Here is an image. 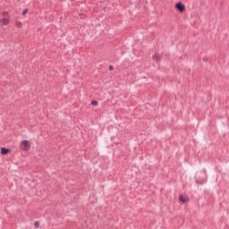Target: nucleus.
Wrapping results in <instances>:
<instances>
[{
    "instance_id": "nucleus-1",
    "label": "nucleus",
    "mask_w": 229,
    "mask_h": 229,
    "mask_svg": "<svg viewBox=\"0 0 229 229\" xmlns=\"http://www.w3.org/2000/svg\"><path fill=\"white\" fill-rule=\"evenodd\" d=\"M196 183H198L199 185H203V183H207V171H203L199 174V176L196 179Z\"/></svg>"
},
{
    "instance_id": "nucleus-2",
    "label": "nucleus",
    "mask_w": 229,
    "mask_h": 229,
    "mask_svg": "<svg viewBox=\"0 0 229 229\" xmlns=\"http://www.w3.org/2000/svg\"><path fill=\"white\" fill-rule=\"evenodd\" d=\"M20 148L21 149V151H30V149H31V144H30L29 140H22Z\"/></svg>"
},
{
    "instance_id": "nucleus-3",
    "label": "nucleus",
    "mask_w": 229,
    "mask_h": 229,
    "mask_svg": "<svg viewBox=\"0 0 229 229\" xmlns=\"http://www.w3.org/2000/svg\"><path fill=\"white\" fill-rule=\"evenodd\" d=\"M176 10L182 13V12H185V4H183L182 2H179L175 4Z\"/></svg>"
},
{
    "instance_id": "nucleus-4",
    "label": "nucleus",
    "mask_w": 229,
    "mask_h": 229,
    "mask_svg": "<svg viewBox=\"0 0 229 229\" xmlns=\"http://www.w3.org/2000/svg\"><path fill=\"white\" fill-rule=\"evenodd\" d=\"M0 22H2V24H4V26H8V24H10V20H8V18H3L2 20H0Z\"/></svg>"
},
{
    "instance_id": "nucleus-5",
    "label": "nucleus",
    "mask_w": 229,
    "mask_h": 229,
    "mask_svg": "<svg viewBox=\"0 0 229 229\" xmlns=\"http://www.w3.org/2000/svg\"><path fill=\"white\" fill-rule=\"evenodd\" d=\"M8 153H10V148H1V154L2 155H8Z\"/></svg>"
},
{
    "instance_id": "nucleus-6",
    "label": "nucleus",
    "mask_w": 229,
    "mask_h": 229,
    "mask_svg": "<svg viewBox=\"0 0 229 229\" xmlns=\"http://www.w3.org/2000/svg\"><path fill=\"white\" fill-rule=\"evenodd\" d=\"M179 199L182 203H185L187 201V199H185V197H183V195H180Z\"/></svg>"
},
{
    "instance_id": "nucleus-7",
    "label": "nucleus",
    "mask_w": 229,
    "mask_h": 229,
    "mask_svg": "<svg viewBox=\"0 0 229 229\" xmlns=\"http://www.w3.org/2000/svg\"><path fill=\"white\" fill-rule=\"evenodd\" d=\"M153 59L156 60L157 62L160 61V55H158V54H156L153 55Z\"/></svg>"
},
{
    "instance_id": "nucleus-8",
    "label": "nucleus",
    "mask_w": 229,
    "mask_h": 229,
    "mask_svg": "<svg viewBox=\"0 0 229 229\" xmlns=\"http://www.w3.org/2000/svg\"><path fill=\"white\" fill-rule=\"evenodd\" d=\"M91 105H92V106H98V101L97 100H92Z\"/></svg>"
},
{
    "instance_id": "nucleus-9",
    "label": "nucleus",
    "mask_w": 229,
    "mask_h": 229,
    "mask_svg": "<svg viewBox=\"0 0 229 229\" xmlns=\"http://www.w3.org/2000/svg\"><path fill=\"white\" fill-rule=\"evenodd\" d=\"M34 226H35V228H38V226H40V222L36 221V222L34 223Z\"/></svg>"
},
{
    "instance_id": "nucleus-10",
    "label": "nucleus",
    "mask_w": 229,
    "mask_h": 229,
    "mask_svg": "<svg viewBox=\"0 0 229 229\" xmlns=\"http://www.w3.org/2000/svg\"><path fill=\"white\" fill-rule=\"evenodd\" d=\"M16 26H17V28H21L22 23H21V22H20V21H18V22H16Z\"/></svg>"
},
{
    "instance_id": "nucleus-11",
    "label": "nucleus",
    "mask_w": 229,
    "mask_h": 229,
    "mask_svg": "<svg viewBox=\"0 0 229 229\" xmlns=\"http://www.w3.org/2000/svg\"><path fill=\"white\" fill-rule=\"evenodd\" d=\"M3 15H4V17H8V15H9V14H8V12H4V13H3Z\"/></svg>"
},
{
    "instance_id": "nucleus-12",
    "label": "nucleus",
    "mask_w": 229,
    "mask_h": 229,
    "mask_svg": "<svg viewBox=\"0 0 229 229\" xmlns=\"http://www.w3.org/2000/svg\"><path fill=\"white\" fill-rule=\"evenodd\" d=\"M26 13H28V9L23 10L22 15H26Z\"/></svg>"
},
{
    "instance_id": "nucleus-13",
    "label": "nucleus",
    "mask_w": 229,
    "mask_h": 229,
    "mask_svg": "<svg viewBox=\"0 0 229 229\" xmlns=\"http://www.w3.org/2000/svg\"><path fill=\"white\" fill-rule=\"evenodd\" d=\"M203 61H204V62H208V57H204V58H203Z\"/></svg>"
},
{
    "instance_id": "nucleus-14",
    "label": "nucleus",
    "mask_w": 229,
    "mask_h": 229,
    "mask_svg": "<svg viewBox=\"0 0 229 229\" xmlns=\"http://www.w3.org/2000/svg\"><path fill=\"white\" fill-rule=\"evenodd\" d=\"M114 69V65L109 66V71H112Z\"/></svg>"
}]
</instances>
